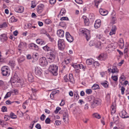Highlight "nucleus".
Listing matches in <instances>:
<instances>
[{
	"instance_id": "864d4df0",
	"label": "nucleus",
	"mask_w": 129,
	"mask_h": 129,
	"mask_svg": "<svg viewBox=\"0 0 129 129\" xmlns=\"http://www.w3.org/2000/svg\"><path fill=\"white\" fill-rule=\"evenodd\" d=\"M10 118L9 116L8 115H6L4 117V119L5 121H7L9 120Z\"/></svg>"
},
{
	"instance_id": "8fccbe9b",
	"label": "nucleus",
	"mask_w": 129,
	"mask_h": 129,
	"mask_svg": "<svg viewBox=\"0 0 129 129\" xmlns=\"http://www.w3.org/2000/svg\"><path fill=\"white\" fill-rule=\"evenodd\" d=\"M11 93L10 92H8L4 97V99L10 97L11 95Z\"/></svg>"
},
{
	"instance_id": "5701e85b",
	"label": "nucleus",
	"mask_w": 129,
	"mask_h": 129,
	"mask_svg": "<svg viewBox=\"0 0 129 129\" xmlns=\"http://www.w3.org/2000/svg\"><path fill=\"white\" fill-rule=\"evenodd\" d=\"M116 28L115 25L113 26L111 29L109 33L110 35H112L113 34H114L115 33L116 30Z\"/></svg>"
},
{
	"instance_id": "bf43d9fd",
	"label": "nucleus",
	"mask_w": 129,
	"mask_h": 129,
	"mask_svg": "<svg viewBox=\"0 0 129 129\" xmlns=\"http://www.w3.org/2000/svg\"><path fill=\"white\" fill-rule=\"evenodd\" d=\"M125 88L122 86L121 88V93L122 94H123L124 93V91L125 90Z\"/></svg>"
},
{
	"instance_id": "338daca9",
	"label": "nucleus",
	"mask_w": 129,
	"mask_h": 129,
	"mask_svg": "<svg viewBox=\"0 0 129 129\" xmlns=\"http://www.w3.org/2000/svg\"><path fill=\"white\" fill-rule=\"evenodd\" d=\"M102 34L97 35L96 37L97 39H101L102 38Z\"/></svg>"
},
{
	"instance_id": "de8ad7c7",
	"label": "nucleus",
	"mask_w": 129,
	"mask_h": 129,
	"mask_svg": "<svg viewBox=\"0 0 129 129\" xmlns=\"http://www.w3.org/2000/svg\"><path fill=\"white\" fill-rule=\"evenodd\" d=\"M93 116L98 119H100L101 118V117L100 115L97 113H94L93 114Z\"/></svg>"
},
{
	"instance_id": "49530a36",
	"label": "nucleus",
	"mask_w": 129,
	"mask_h": 129,
	"mask_svg": "<svg viewBox=\"0 0 129 129\" xmlns=\"http://www.w3.org/2000/svg\"><path fill=\"white\" fill-rule=\"evenodd\" d=\"M1 111L3 112H7V109L6 107L5 106H3L1 108Z\"/></svg>"
},
{
	"instance_id": "4468645a",
	"label": "nucleus",
	"mask_w": 129,
	"mask_h": 129,
	"mask_svg": "<svg viewBox=\"0 0 129 129\" xmlns=\"http://www.w3.org/2000/svg\"><path fill=\"white\" fill-rule=\"evenodd\" d=\"M107 57V55L106 54H101L98 57V59L101 60H105Z\"/></svg>"
},
{
	"instance_id": "a878e982",
	"label": "nucleus",
	"mask_w": 129,
	"mask_h": 129,
	"mask_svg": "<svg viewBox=\"0 0 129 129\" xmlns=\"http://www.w3.org/2000/svg\"><path fill=\"white\" fill-rule=\"evenodd\" d=\"M37 43L38 44H40V45H42L44 44L45 43V42L44 41L42 40L41 39H38L36 40Z\"/></svg>"
},
{
	"instance_id": "c85d7f7f",
	"label": "nucleus",
	"mask_w": 129,
	"mask_h": 129,
	"mask_svg": "<svg viewBox=\"0 0 129 129\" xmlns=\"http://www.w3.org/2000/svg\"><path fill=\"white\" fill-rule=\"evenodd\" d=\"M94 60L92 59H88L86 60V63L88 65H90L94 61Z\"/></svg>"
},
{
	"instance_id": "2eb2a0df",
	"label": "nucleus",
	"mask_w": 129,
	"mask_h": 129,
	"mask_svg": "<svg viewBox=\"0 0 129 129\" xmlns=\"http://www.w3.org/2000/svg\"><path fill=\"white\" fill-rule=\"evenodd\" d=\"M19 78L17 75H15L14 76L12 77L10 81L11 83H13L14 84L17 82L18 80H19Z\"/></svg>"
},
{
	"instance_id": "b1692460",
	"label": "nucleus",
	"mask_w": 129,
	"mask_h": 129,
	"mask_svg": "<svg viewBox=\"0 0 129 129\" xmlns=\"http://www.w3.org/2000/svg\"><path fill=\"white\" fill-rule=\"evenodd\" d=\"M17 82H16L14 84V85L16 86V87H19L21 86L22 85V81L19 79V80L17 81Z\"/></svg>"
},
{
	"instance_id": "e433bc0d",
	"label": "nucleus",
	"mask_w": 129,
	"mask_h": 129,
	"mask_svg": "<svg viewBox=\"0 0 129 129\" xmlns=\"http://www.w3.org/2000/svg\"><path fill=\"white\" fill-rule=\"evenodd\" d=\"M25 47L24 43H20L18 46V47L23 50L24 48Z\"/></svg>"
},
{
	"instance_id": "f8f14e48",
	"label": "nucleus",
	"mask_w": 129,
	"mask_h": 129,
	"mask_svg": "<svg viewBox=\"0 0 129 129\" xmlns=\"http://www.w3.org/2000/svg\"><path fill=\"white\" fill-rule=\"evenodd\" d=\"M119 115L122 118H126L128 117V116L127 115L126 111L123 110L119 113Z\"/></svg>"
},
{
	"instance_id": "3c124183",
	"label": "nucleus",
	"mask_w": 129,
	"mask_h": 129,
	"mask_svg": "<svg viewBox=\"0 0 129 129\" xmlns=\"http://www.w3.org/2000/svg\"><path fill=\"white\" fill-rule=\"evenodd\" d=\"M45 117L46 116L43 114L41 116L40 118V119L41 121H43L44 120Z\"/></svg>"
},
{
	"instance_id": "473e14b6",
	"label": "nucleus",
	"mask_w": 129,
	"mask_h": 129,
	"mask_svg": "<svg viewBox=\"0 0 129 129\" xmlns=\"http://www.w3.org/2000/svg\"><path fill=\"white\" fill-rule=\"evenodd\" d=\"M17 12L18 13H22L24 10V8L22 6H21L18 7L17 8Z\"/></svg>"
},
{
	"instance_id": "c9c22d12",
	"label": "nucleus",
	"mask_w": 129,
	"mask_h": 129,
	"mask_svg": "<svg viewBox=\"0 0 129 129\" xmlns=\"http://www.w3.org/2000/svg\"><path fill=\"white\" fill-rule=\"evenodd\" d=\"M92 88L94 90L98 89L100 88L99 85L96 84H94L92 87Z\"/></svg>"
},
{
	"instance_id": "6ab92c4d",
	"label": "nucleus",
	"mask_w": 129,
	"mask_h": 129,
	"mask_svg": "<svg viewBox=\"0 0 129 129\" xmlns=\"http://www.w3.org/2000/svg\"><path fill=\"white\" fill-rule=\"evenodd\" d=\"M57 34L59 37H63L64 36V31L62 29H59L57 31Z\"/></svg>"
},
{
	"instance_id": "a18cd8bd",
	"label": "nucleus",
	"mask_w": 129,
	"mask_h": 129,
	"mask_svg": "<svg viewBox=\"0 0 129 129\" xmlns=\"http://www.w3.org/2000/svg\"><path fill=\"white\" fill-rule=\"evenodd\" d=\"M11 118L13 119H15L17 117V116L15 115L14 113H10V114Z\"/></svg>"
},
{
	"instance_id": "cd10ccee",
	"label": "nucleus",
	"mask_w": 129,
	"mask_h": 129,
	"mask_svg": "<svg viewBox=\"0 0 129 129\" xmlns=\"http://www.w3.org/2000/svg\"><path fill=\"white\" fill-rule=\"evenodd\" d=\"M83 19L85 25L88 26L89 23V19L85 16L83 17Z\"/></svg>"
},
{
	"instance_id": "13d9d810",
	"label": "nucleus",
	"mask_w": 129,
	"mask_h": 129,
	"mask_svg": "<svg viewBox=\"0 0 129 129\" xmlns=\"http://www.w3.org/2000/svg\"><path fill=\"white\" fill-rule=\"evenodd\" d=\"M61 109V108L58 107H56V110L54 112L55 113H57L58 112V111L60 110Z\"/></svg>"
},
{
	"instance_id": "1a4fd4ad",
	"label": "nucleus",
	"mask_w": 129,
	"mask_h": 129,
	"mask_svg": "<svg viewBox=\"0 0 129 129\" xmlns=\"http://www.w3.org/2000/svg\"><path fill=\"white\" fill-rule=\"evenodd\" d=\"M47 58L49 59L48 61L50 60L51 62L54 61L55 58V56L54 52L53 51H51L50 52Z\"/></svg>"
},
{
	"instance_id": "dca6fc26",
	"label": "nucleus",
	"mask_w": 129,
	"mask_h": 129,
	"mask_svg": "<svg viewBox=\"0 0 129 129\" xmlns=\"http://www.w3.org/2000/svg\"><path fill=\"white\" fill-rule=\"evenodd\" d=\"M8 37L6 34H3L0 35V39L1 41L3 42L7 40Z\"/></svg>"
},
{
	"instance_id": "c03bdc74",
	"label": "nucleus",
	"mask_w": 129,
	"mask_h": 129,
	"mask_svg": "<svg viewBox=\"0 0 129 129\" xmlns=\"http://www.w3.org/2000/svg\"><path fill=\"white\" fill-rule=\"evenodd\" d=\"M93 66L95 67H96L97 66H99V63H98V62L95 61V62L94 61L93 63Z\"/></svg>"
},
{
	"instance_id": "393cba45",
	"label": "nucleus",
	"mask_w": 129,
	"mask_h": 129,
	"mask_svg": "<svg viewBox=\"0 0 129 129\" xmlns=\"http://www.w3.org/2000/svg\"><path fill=\"white\" fill-rule=\"evenodd\" d=\"M28 81L30 82H32L34 80L32 74L29 73L28 75Z\"/></svg>"
},
{
	"instance_id": "bb28decb",
	"label": "nucleus",
	"mask_w": 129,
	"mask_h": 129,
	"mask_svg": "<svg viewBox=\"0 0 129 129\" xmlns=\"http://www.w3.org/2000/svg\"><path fill=\"white\" fill-rule=\"evenodd\" d=\"M8 64L12 68H14L15 65V61L14 60H10L9 61Z\"/></svg>"
},
{
	"instance_id": "09e8293b",
	"label": "nucleus",
	"mask_w": 129,
	"mask_h": 129,
	"mask_svg": "<svg viewBox=\"0 0 129 129\" xmlns=\"http://www.w3.org/2000/svg\"><path fill=\"white\" fill-rule=\"evenodd\" d=\"M86 67L85 66H84L82 64H79V68L80 69H82L84 71L85 70V69Z\"/></svg>"
},
{
	"instance_id": "e2e57ef3",
	"label": "nucleus",
	"mask_w": 129,
	"mask_h": 129,
	"mask_svg": "<svg viewBox=\"0 0 129 129\" xmlns=\"http://www.w3.org/2000/svg\"><path fill=\"white\" fill-rule=\"evenodd\" d=\"M14 102H11L9 100H7L6 102V103L7 104H11L12 103Z\"/></svg>"
},
{
	"instance_id": "7c9ffc66",
	"label": "nucleus",
	"mask_w": 129,
	"mask_h": 129,
	"mask_svg": "<svg viewBox=\"0 0 129 129\" xmlns=\"http://www.w3.org/2000/svg\"><path fill=\"white\" fill-rule=\"evenodd\" d=\"M24 60V57L22 56L19 57L17 59L19 63H21Z\"/></svg>"
},
{
	"instance_id": "2f4dec72",
	"label": "nucleus",
	"mask_w": 129,
	"mask_h": 129,
	"mask_svg": "<svg viewBox=\"0 0 129 129\" xmlns=\"http://www.w3.org/2000/svg\"><path fill=\"white\" fill-rule=\"evenodd\" d=\"M66 12V11L65 9L63 8H62L61 9L60 12V14L59 15H58V16H62L63 14H65Z\"/></svg>"
},
{
	"instance_id": "6e6552de",
	"label": "nucleus",
	"mask_w": 129,
	"mask_h": 129,
	"mask_svg": "<svg viewBox=\"0 0 129 129\" xmlns=\"http://www.w3.org/2000/svg\"><path fill=\"white\" fill-rule=\"evenodd\" d=\"M101 100L99 99H94L92 103L91 104V108H93L100 104Z\"/></svg>"
},
{
	"instance_id": "39448f33",
	"label": "nucleus",
	"mask_w": 129,
	"mask_h": 129,
	"mask_svg": "<svg viewBox=\"0 0 129 129\" xmlns=\"http://www.w3.org/2000/svg\"><path fill=\"white\" fill-rule=\"evenodd\" d=\"M64 81L66 82L70 81V82L73 83L74 80V79L72 74H69V76L67 75H66L64 77Z\"/></svg>"
},
{
	"instance_id": "ea45409f",
	"label": "nucleus",
	"mask_w": 129,
	"mask_h": 129,
	"mask_svg": "<svg viewBox=\"0 0 129 129\" xmlns=\"http://www.w3.org/2000/svg\"><path fill=\"white\" fill-rule=\"evenodd\" d=\"M102 1V0H95V5L96 8H98L99 4Z\"/></svg>"
},
{
	"instance_id": "423d86ee",
	"label": "nucleus",
	"mask_w": 129,
	"mask_h": 129,
	"mask_svg": "<svg viewBox=\"0 0 129 129\" xmlns=\"http://www.w3.org/2000/svg\"><path fill=\"white\" fill-rule=\"evenodd\" d=\"M40 64L42 66L45 67L48 64L47 61L45 57H42L39 60Z\"/></svg>"
},
{
	"instance_id": "f257e3e1",
	"label": "nucleus",
	"mask_w": 129,
	"mask_h": 129,
	"mask_svg": "<svg viewBox=\"0 0 129 129\" xmlns=\"http://www.w3.org/2000/svg\"><path fill=\"white\" fill-rule=\"evenodd\" d=\"M79 34H82L84 36L87 41L89 39L90 37V33L88 29L85 28L80 29L79 30Z\"/></svg>"
},
{
	"instance_id": "5fc2aeb1",
	"label": "nucleus",
	"mask_w": 129,
	"mask_h": 129,
	"mask_svg": "<svg viewBox=\"0 0 129 129\" xmlns=\"http://www.w3.org/2000/svg\"><path fill=\"white\" fill-rule=\"evenodd\" d=\"M89 108V105L88 104H86L84 106V110H87Z\"/></svg>"
},
{
	"instance_id": "412c9836",
	"label": "nucleus",
	"mask_w": 129,
	"mask_h": 129,
	"mask_svg": "<svg viewBox=\"0 0 129 129\" xmlns=\"http://www.w3.org/2000/svg\"><path fill=\"white\" fill-rule=\"evenodd\" d=\"M118 45L120 48L121 49H122L124 47V41L123 39L120 38L119 41Z\"/></svg>"
},
{
	"instance_id": "603ef678",
	"label": "nucleus",
	"mask_w": 129,
	"mask_h": 129,
	"mask_svg": "<svg viewBox=\"0 0 129 129\" xmlns=\"http://www.w3.org/2000/svg\"><path fill=\"white\" fill-rule=\"evenodd\" d=\"M92 90L90 89H87L86 90V93L88 94H91L92 93Z\"/></svg>"
},
{
	"instance_id": "ddd939ff",
	"label": "nucleus",
	"mask_w": 129,
	"mask_h": 129,
	"mask_svg": "<svg viewBox=\"0 0 129 129\" xmlns=\"http://www.w3.org/2000/svg\"><path fill=\"white\" fill-rule=\"evenodd\" d=\"M41 69L38 67H36L35 69V73L36 75L38 76H40L42 74Z\"/></svg>"
},
{
	"instance_id": "f3484780",
	"label": "nucleus",
	"mask_w": 129,
	"mask_h": 129,
	"mask_svg": "<svg viewBox=\"0 0 129 129\" xmlns=\"http://www.w3.org/2000/svg\"><path fill=\"white\" fill-rule=\"evenodd\" d=\"M99 11L100 14L103 16L107 15L108 13L107 11L102 8H100L99 9Z\"/></svg>"
},
{
	"instance_id": "9d476101",
	"label": "nucleus",
	"mask_w": 129,
	"mask_h": 129,
	"mask_svg": "<svg viewBox=\"0 0 129 129\" xmlns=\"http://www.w3.org/2000/svg\"><path fill=\"white\" fill-rule=\"evenodd\" d=\"M66 37L67 40L70 42H72L74 40L73 37L69 33L67 32L66 33Z\"/></svg>"
},
{
	"instance_id": "79ce46f5",
	"label": "nucleus",
	"mask_w": 129,
	"mask_h": 129,
	"mask_svg": "<svg viewBox=\"0 0 129 129\" xmlns=\"http://www.w3.org/2000/svg\"><path fill=\"white\" fill-rule=\"evenodd\" d=\"M111 113H114L115 112V110L114 107V106L112 105L111 107Z\"/></svg>"
},
{
	"instance_id": "c756f323",
	"label": "nucleus",
	"mask_w": 129,
	"mask_h": 129,
	"mask_svg": "<svg viewBox=\"0 0 129 129\" xmlns=\"http://www.w3.org/2000/svg\"><path fill=\"white\" fill-rule=\"evenodd\" d=\"M43 49L46 51H51V48L48 47L47 45L43 47Z\"/></svg>"
},
{
	"instance_id": "0e129e2a",
	"label": "nucleus",
	"mask_w": 129,
	"mask_h": 129,
	"mask_svg": "<svg viewBox=\"0 0 129 129\" xmlns=\"http://www.w3.org/2000/svg\"><path fill=\"white\" fill-rule=\"evenodd\" d=\"M75 2L80 4H81L82 3V0H75Z\"/></svg>"
},
{
	"instance_id": "f03ea898",
	"label": "nucleus",
	"mask_w": 129,
	"mask_h": 129,
	"mask_svg": "<svg viewBox=\"0 0 129 129\" xmlns=\"http://www.w3.org/2000/svg\"><path fill=\"white\" fill-rule=\"evenodd\" d=\"M58 69V67L57 66L55 65L52 64L50 65L48 70L53 75L56 76L57 74Z\"/></svg>"
},
{
	"instance_id": "20e7f679",
	"label": "nucleus",
	"mask_w": 129,
	"mask_h": 129,
	"mask_svg": "<svg viewBox=\"0 0 129 129\" xmlns=\"http://www.w3.org/2000/svg\"><path fill=\"white\" fill-rule=\"evenodd\" d=\"M2 73L4 76H8L10 74V69L7 66H4L1 68Z\"/></svg>"
},
{
	"instance_id": "4be33fe9",
	"label": "nucleus",
	"mask_w": 129,
	"mask_h": 129,
	"mask_svg": "<svg viewBox=\"0 0 129 129\" xmlns=\"http://www.w3.org/2000/svg\"><path fill=\"white\" fill-rule=\"evenodd\" d=\"M44 6L43 5H39L38 6L37 8V12L38 13L40 14L43 10V7Z\"/></svg>"
},
{
	"instance_id": "a19ab883",
	"label": "nucleus",
	"mask_w": 129,
	"mask_h": 129,
	"mask_svg": "<svg viewBox=\"0 0 129 129\" xmlns=\"http://www.w3.org/2000/svg\"><path fill=\"white\" fill-rule=\"evenodd\" d=\"M89 18L90 19H92L93 21L94 19V15L92 13H90L89 15Z\"/></svg>"
},
{
	"instance_id": "72a5a7b5",
	"label": "nucleus",
	"mask_w": 129,
	"mask_h": 129,
	"mask_svg": "<svg viewBox=\"0 0 129 129\" xmlns=\"http://www.w3.org/2000/svg\"><path fill=\"white\" fill-rule=\"evenodd\" d=\"M88 101L91 102L92 103L94 100L95 98L93 96H90L88 97Z\"/></svg>"
},
{
	"instance_id": "58836bf2",
	"label": "nucleus",
	"mask_w": 129,
	"mask_h": 129,
	"mask_svg": "<svg viewBox=\"0 0 129 129\" xmlns=\"http://www.w3.org/2000/svg\"><path fill=\"white\" fill-rule=\"evenodd\" d=\"M111 78L115 82H116L118 80V78L117 76H112Z\"/></svg>"
},
{
	"instance_id": "aec40b11",
	"label": "nucleus",
	"mask_w": 129,
	"mask_h": 129,
	"mask_svg": "<svg viewBox=\"0 0 129 129\" xmlns=\"http://www.w3.org/2000/svg\"><path fill=\"white\" fill-rule=\"evenodd\" d=\"M101 24V20L100 19H98L96 20L94 24V27L96 28H97L99 27Z\"/></svg>"
},
{
	"instance_id": "69168bd1",
	"label": "nucleus",
	"mask_w": 129,
	"mask_h": 129,
	"mask_svg": "<svg viewBox=\"0 0 129 129\" xmlns=\"http://www.w3.org/2000/svg\"><path fill=\"white\" fill-rule=\"evenodd\" d=\"M35 127L38 129H41V126L40 124L39 123L37 124L36 125Z\"/></svg>"
},
{
	"instance_id": "0eeeda50",
	"label": "nucleus",
	"mask_w": 129,
	"mask_h": 129,
	"mask_svg": "<svg viewBox=\"0 0 129 129\" xmlns=\"http://www.w3.org/2000/svg\"><path fill=\"white\" fill-rule=\"evenodd\" d=\"M58 47L60 50H62L65 48L64 40L63 39H59L58 41Z\"/></svg>"
},
{
	"instance_id": "4c0bfd02",
	"label": "nucleus",
	"mask_w": 129,
	"mask_h": 129,
	"mask_svg": "<svg viewBox=\"0 0 129 129\" xmlns=\"http://www.w3.org/2000/svg\"><path fill=\"white\" fill-rule=\"evenodd\" d=\"M116 22V18L115 17H112L111 23L114 24Z\"/></svg>"
},
{
	"instance_id": "7ed1b4c3",
	"label": "nucleus",
	"mask_w": 129,
	"mask_h": 129,
	"mask_svg": "<svg viewBox=\"0 0 129 129\" xmlns=\"http://www.w3.org/2000/svg\"><path fill=\"white\" fill-rule=\"evenodd\" d=\"M60 113L62 114L63 115V119L64 121L68 122L69 120V115L68 111L67 109L64 108L63 110H61L60 112Z\"/></svg>"
},
{
	"instance_id": "6e6d98bb",
	"label": "nucleus",
	"mask_w": 129,
	"mask_h": 129,
	"mask_svg": "<svg viewBox=\"0 0 129 129\" xmlns=\"http://www.w3.org/2000/svg\"><path fill=\"white\" fill-rule=\"evenodd\" d=\"M36 6V4L34 1H32L31 5V7L33 8H34Z\"/></svg>"
},
{
	"instance_id": "37998d69",
	"label": "nucleus",
	"mask_w": 129,
	"mask_h": 129,
	"mask_svg": "<svg viewBox=\"0 0 129 129\" xmlns=\"http://www.w3.org/2000/svg\"><path fill=\"white\" fill-rule=\"evenodd\" d=\"M101 84L105 88H107L108 85L107 82H103L101 83Z\"/></svg>"
},
{
	"instance_id": "774afa93",
	"label": "nucleus",
	"mask_w": 129,
	"mask_h": 129,
	"mask_svg": "<svg viewBox=\"0 0 129 129\" xmlns=\"http://www.w3.org/2000/svg\"><path fill=\"white\" fill-rule=\"evenodd\" d=\"M72 66L75 69L79 68V64L78 65L72 64Z\"/></svg>"
},
{
	"instance_id": "4d7b16f0",
	"label": "nucleus",
	"mask_w": 129,
	"mask_h": 129,
	"mask_svg": "<svg viewBox=\"0 0 129 129\" xmlns=\"http://www.w3.org/2000/svg\"><path fill=\"white\" fill-rule=\"evenodd\" d=\"M50 120L48 118H47L45 120V122L46 124H50Z\"/></svg>"
},
{
	"instance_id": "a211bd4d",
	"label": "nucleus",
	"mask_w": 129,
	"mask_h": 129,
	"mask_svg": "<svg viewBox=\"0 0 129 129\" xmlns=\"http://www.w3.org/2000/svg\"><path fill=\"white\" fill-rule=\"evenodd\" d=\"M29 47L31 49L38 50L39 48L38 46L34 43H31L29 45Z\"/></svg>"
},
{
	"instance_id": "f704fd0d",
	"label": "nucleus",
	"mask_w": 129,
	"mask_h": 129,
	"mask_svg": "<svg viewBox=\"0 0 129 129\" xmlns=\"http://www.w3.org/2000/svg\"><path fill=\"white\" fill-rule=\"evenodd\" d=\"M17 21V19H16L14 16H12L9 19L10 22L12 23L15 22H16Z\"/></svg>"
},
{
	"instance_id": "9b49d317",
	"label": "nucleus",
	"mask_w": 129,
	"mask_h": 129,
	"mask_svg": "<svg viewBox=\"0 0 129 129\" xmlns=\"http://www.w3.org/2000/svg\"><path fill=\"white\" fill-rule=\"evenodd\" d=\"M108 71L109 72L112 73H118L119 72V70L117 68L114 66H113L112 68L108 69Z\"/></svg>"
},
{
	"instance_id": "680f3d73",
	"label": "nucleus",
	"mask_w": 129,
	"mask_h": 129,
	"mask_svg": "<svg viewBox=\"0 0 129 129\" xmlns=\"http://www.w3.org/2000/svg\"><path fill=\"white\" fill-rule=\"evenodd\" d=\"M60 20L61 21L64 20H69V19L68 17H61L60 19Z\"/></svg>"
},
{
	"instance_id": "052dcab7",
	"label": "nucleus",
	"mask_w": 129,
	"mask_h": 129,
	"mask_svg": "<svg viewBox=\"0 0 129 129\" xmlns=\"http://www.w3.org/2000/svg\"><path fill=\"white\" fill-rule=\"evenodd\" d=\"M71 61V60L70 59H68L65 60H64V62L66 64H67L70 62Z\"/></svg>"
}]
</instances>
